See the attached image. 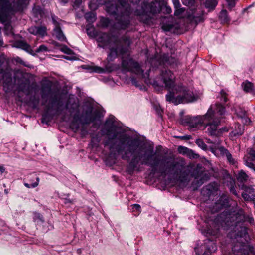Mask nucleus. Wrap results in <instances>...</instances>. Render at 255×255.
<instances>
[{
  "label": "nucleus",
  "mask_w": 255,
  "mask_h": 255,
  "mask_svg": "<svg viewBox=\"0 0 255 255\" xmlns=\"http://www.w3.org/2000/svg\"><path fill=\"white\" fill-rule=\"evenodd\" d=\"M20 90L23 91V92L28 93V84L26 83H22L20 84L19 87Z\"/></svg>",
  "instance_id": "obj_36"
},
{
  "label": "nucleus",
  "mask_w": 255,
  "mask_h": 255,
  "mask_svg": "<svg viewBox=\"0 0 255 255\" xmlns=\"http://www.w3.org/2000/svg\"><path fill=\"white\" fill-rule=\"evenodd\" d=\"M196 143L198 146L203 150H206L207 146L203 140L201 139H198L196 140Z\"/></svg>",
  "instance_id": "obj_30"
},
{
  "label": "nucleus",
  "mask_w": 255,
  "mask_h": 255,
  "mask_svg": "<svg viewBox=\"0 0 255 255\" xmlns=\"http://www.w3.org/2000/svg\"><path fill=\"white\" fill-rule=\"evenodd\" d=\"M53 44H54L56 46H58V43L56 42H54Z\"/></svg>",
  "instance_id": "obj_64"
},
{
  "label": "nucleus",
  "mask_w": 255,
  "mask_h": 255,
  "mask_svg": "<svg viewBox=\"0 0 255 255\" xmlns=\"http://www.w3.org/2000/svg\"><path fill=\"white\" fill-rule=\"evenodd\" d=\"M221 95L222 96L221 101L226 102L227 101V98L226 97V93L223 91H222L221 92Z\"/></svg>",
  "instance_id": "obj_50"
},
{
  "label": "nucleus",
  "mask_w": 255,
  "mask_h": 255,
  "mask_svg": "<svg viewBox=\"0 0 255 255\" xmlns=\"http://www.w3.org/2000/svg\"><path fill=\"white\" fill-rule=\"evenodd\" d=\"M218 150L220 152L221 154H222L223 155H226V154H228V153H229L228 150L223 147H220L218 148Z\"/></svg>",
  "instance_id": "obj_42"
},
{
  "label": "nucleus",
  "mask_w": 255,
  "mask_h": 255,
  "mask_svg": "<svg viewBox=\"0 0 255 255\" xmlns=\"http://www.w3.org/2000/svg\"><path fill=\"white\" fill-rule=\"evenodd\" d=\"M246 233V229L244 227H240V230L237 233V237H240V238L242 235Z\"/></svg>",
  "instance_id": "obj_40"
},
{
  "label": "nucleus",
  "mask_w": 255,
  "mask_h": 255,
  "mask_svg": "<svg viewBox=\"0 0 255 255\" xmlns=\"http://www.w3.org/2000/svg\"><path fill=\"white\" fill-rule=\"evenodd\" d=\"M166 11L168 14L171 13L172 12L171 8L169 7L166 6Z\"/></svg>",
  "instance_id": "obj_57"
},
{
  "label": "nucleus",
  "mask_w": 255,
  "mask_h": 255,
  "mask_svg": "<svg viewBox=\"0 0 255 255\" xmlns=\"http://www.w3.org/2000/svg\"><path fill=\"white\" fill-rule=\"evenodd\" d=\"M79 103L75 97H70L66 105V108L73 116V122H80L83 124H89L99 118V112L93 111V107L89 106L83 108L82 114H79Z\"/></svg>",
  "instance_id": "obj_5"
},
{
  "label": "nucleus",
  "mask_w": 255,
  "mask_h": 255,
  "mask_svg": "<svg viewBox=\"0 0 255 255\" xmlns=\"http://www.w3.org/2000/svg\"><path fill=\"white\" fill-rule=\"evenodd\" d=\"M226 156L230 163L232 164H234L235 163V161L234 159L232 158V155L229 152L226 155Z\"/></svg>",
  "instance_id": "obj_44"
},
{
  "label": "nucleus",
  "mask_w": 255,
  "mask_h": 255,
  "mask_svg": "<svg viewBox=\"0 0 255 255\" xmlns=\"http://www.w3.org/2000/svg\"><path fill=\"white\" fill-rule=\"evenodd\" d=\"M97 41L98 46L107 48L110 50L108 57L110 59L116 57L118 54H122L126 52L125 47H128L130 44L129 39L125 37L120 40L116 36H111L106 33H100L97 35Z\"/></svg>",
  "instance_id": "obj_4"
},
{
  "label": "nucleus",
  "mask_w": 255,
  "mask_h": 255,
  "mask_svg": "<svg viewBox=\"0 0 255 255\" xmlns=\"http://www.w3.org/2000/svg\"><path fill=\"white\" fill-rule=\"evenodd\" d=\"M33 14L37 17L41 16L42 14V10L39 6H35L32 10Z\"/></svg>",
  "instance_id": "obj_29"
},
{
  "label": "nucleus",
  "mask_w": 255,
  "mask_h": 255,
  "mask_svg": "<svg viewBox=\"0 0 255 255\" xmlns=\"http://www.w3.org/2000/svg\"><path fill=\"white\" fill-rule=\"evenodd\" d=\"M250 154L253 157L254 159L255 160V150H251Z\"/></svg>",
  "instance_id": "obj_54"
},
{
  "label": "nucleus",
  "mask_w": 255,
  "mask_h": 255,
  "mask_svg": "<svg viewBox=\"0 0 255 255\" xmlns=\"http://www.w3.org/2000/svg\"><path fill=\"white\" fill-rule=\"evenodd\" d=\"M205 115L203 116H197L193 117L187 118L186 123L191 129L197 128L201 126L203 124H205Z\"/></svg>",
  "instance_id": "obj_10"
},
{
  "label": "nucleus",
  "mask_w": 255,
  "mask_h": 255,
  "mask_svg": "<svg viewBox=\"0 0 255 255\" xmlns=\"http://www.w3.org/2000/svg\"><path fill=\"white\" fill-rule=\"evenodd\" d=\"M242 86L245 91L249 92L252 90L253 85L250 82L245 81L242 83Z\"/></svg>",
  "instance_id": "obj_22"
},
{
  "label": "nucleus",
  "mask_w": 255,
  "mask_h": 255,
  "mask_svg": "<svg viewBox=\"0 0 255 255\" xmlns=\"http://www.w3.org/2000/svg\"><path fill=\"white\" fill-rule=\"evenodd\" d=\"M241 189L244 190L242 196L245 200L251 201L254 198V190L252 187L243 185Z\"/></svg>",
  "instance_id": "obj_14"
},
{
  "label": "nucleus",
  "mask_w": 255,
  "mask_h": 255,
  "mask_svg": "<svg viewBox=\"0 0 255 255\" xmlns=\"http://www.w3.org/2000/svg\"><path fill=\"white\" fill-rule=\"evenodd\" d=\"M179 180L182 183L188 182L189 180V174L185 171L181 172L179 177Z\"/></svg>",
  "instance_id": "obj_24"
},
{
  "label": "nucleus",
  "mask_w": 255,
  "mask_h": 255,
  "mask_svg": "<svg viewBox=\"0 0 255 255\" xmlns=\"http://www.w3.org/2000/svg\"><path fill=\"white\" fill-rule=\"evenodd\" d=\"M52 21L53 24L55 25L53 35L58 40L60 41L65 40L66 37L59 26V23L54 19L53 17H52Z\"/></svg>",
  "instance_id": "obj_13"
},
{
  "label": "nucleus",
  "mask_w": 255,
  "mask_h": 255,
  "mask_svg": "<svg viewBox=\"0 0 255 255\" xmlns=\"http://www.w3.org/2000/svg\"><path fill=\"white\" fill-rule=\"evenodd\" d=\"M160 10V4L158 2H152L150 5V12L153 13L159 12Z\"/></svg>",
  "instance_id": "obj_25"
},
{
  "label": "nucleus",
  "mask_w": 255,
  "mask_h": 255,
  "mask_svg": "<svg viewBox=\"0 0 255 255\" xmlns=\"http://www.w3.org/2000/svg\"><path fill=\"white\" fill-rule=\"evenodd\" d=\"M219 18L223 23H227L230 21L227 11L226 10H222L219 15Z\"/></svg>",
  "instance_id": "obj_21"
},
{
  "label": "nucleus",
  "mask_w": 255,
  "mask_h": 255,
  "mask_svg": "<svg viewBox=\"0 0 255 255\" xmlns=\"http://www.w3.org/2000/svg\"><path fill=\"white\" fill-rule=\"evenodd\" d=\"M4 29L6 31H8L9 33H11L12 27L9 23L5 24Z\"/></svg>",
  "instance_id": "obj_49"
},
{
  "label": "nucleus",
  "mask_w": 255,
  "mask_h": 255,
  "mask_svg": "<svg viewBox=\"0 0 255 255\" xmlns=\"http://www.w3.org/2000/svg\"><path fill=\"white\" fill-rule=\"evenodd\" d=\"M133 206L137 209L139 210L140 208V206L139 204H135Z\"/></svg>",
  "instance_id": "obj_60"
},
{
  "label": "nucleus",
  "mask_w": 255,
  "mask_h": 255,
  "mask_svg": "<svg viewBox=\"0 0 255 255\" xmlns=\"http://www.w3.org/2000/svg\"><path fill=\"white\" fill-rule=\"evenodd\" d=\"M203 182H204L203 181H201L199 183H198V184H199V185H201L203 183Z\"/></svg>",
  "instance_id": "obj_62"
},
{
  "label": "nucleus",
  "mask_w": 255,
  "mask_h": 255,
  "mask_svg": "<svg viewBox=\"0 0 255 255\" xmlns=\"http://www.w3.org/2000/svg\"><path fill=\"white\" fill-rule=\"evenodd\" d=\"M183 3L185 5H187L189 6L190 5H192L194 3L193 0H182Z\"/></svg>",
  "instance_id": "obj_47"
},
{
  "label": "nucleus",
  "mask_w": 255,
  "mask_h": 255,
  "mask_svg": "<svg viewBox=\"0 0 255 255\" xmlns=\"http://www.w3.org/2000/svg\"><path fill=\"white\" fill-rule=\"evenodd\" d=\"M82 3V0H74L73 2V7H78Z\"/></svg>",
  "instance_id": "obj_48"
},
{
  "label": "nucleus",
  "mask_w": 255,
  "mask_h": 255,
  "mask_svg": "<svg viewBox=\"0 0 255 255\" xmlns=\"http://www.w3.org/2000/svg\"><path fill=\"white\" fill-rule=\"evenodd\" d=\"M175 9L174 15L176 16L181 17L183 13L184 12V9L180 8V7Z\"/></svg>",
  "instance_id": "obj_37"
},
{
  "label": "nucleus",
  "mask_w": 255,
  "mask_h": 255,
  "mask_svg": "<svg viewBox=\"0 0 255 255\" xmlns=\"http://www.w3.org/2000/svg\"><path fill=\"white\" fill-rule=\"evenodd\" d=\"M164 31L176 32L180 28V26L178 23L163 24L162 26Z\"/></svg>",
  "instance_id": "obj_18"
},
{
  "label": "nucleus",
  "mask_w": 255,
  "mask_h": 255,
  "mask_svg": "<svg viewBox=\"0 0 255 255\" xmlns=\"http://www.w3.org/2000/svg\"><path fill=\"white\" fill-rule=\"evenodd\" d=\"M116 149L121 155V158L129 162V165L133 169L140 162L141 164L147 165L152 168H156L159 165L165 167V164L169 165L170 168L176 166L174 162L170 164L167 157H162L161 154L154 152L153 146L143 148L125 136L121 137L120 144L117 146Z\"/></svg>",
  "instance_id": "obj_1"
},
{
  "label": "nucleus",
  "mask_w": 255,
  "mask_h": 255,
  "mask_svg": "<svg viewBox=\"0 0 255 255\" xmlns=\"http://www.w3.org/2000/svg\"><path fill=\"white\" fill-rule=\"evenodd\" d=\"M248 249V246L242 242H238L233 247L232 250L235 253H241L245 254Z\"/></svg>",
  "instance_id": "obj_17"
},
{
  "label": "nucleus",
  "mask_w": 255,
  "mask_h": 255,
  "mask_svg": "<svg viewBox=\"0 0 255 255\" xmlns=\"http://www.w3.org/2000/svg\"><path fill=\"white\" fill-rule=\"evenodd\" d=\"M161 78L165 88L169 91L166 95L167 101L178 105L193 102L198 99V96L188 88L181 84H175V77L171 71H163Z\"/></svg>",
  "instance_id": "obj_2"
},
{
  "label": "nucleus",
  "mask_w": 255,
  "mask_h": 255,
  "mask_svg": "<svg viewBox=\"0 0 255 255\" xmlns=\"http://www.w3.org/2000/svg\"><path fill=\"white\" fill-rule=\"evenodd\" d=\"M217 4V3L215 0H208L206 2V6L208 8L211 7L212 9L214 8Z\"/></svg>",
  "instance_id": "obj_28"
},
{
  "label": "nucleus",
  "mask_w": 255,
  "mask_h": 255,
  "mask_svg": "<svg viewBox=\"0 0 255 255\" xmlns=\"http://www.w3.org/2000/svg\"><path fill=\"white\" fill-rule=\"evenodd\" d=\"M64 58L65 59H67V60H75V56H64Z\"/></svg>",
  "instance_id": "obj_56"
},
{
  "label": "nucleus",
  "mask_w": 255,
  "mask_h": 255,
  "mask_svg": "<svg viewBox=\"0 0 255 255\" xmlns=\"http://www.w3.org/2000/svg\"><path fill=\"white\" fill-rule=\"evenodd\" d=\"M50 50L45 45H41L35 51L36 53H40L43 52H48Z\"/></svg>",
  "instance_id": "obj_31"
},
{
  "label": "nucleus",
  "mask_w": 255,
  "mask_h": 255,
  "mask_svg": "<svg viewBox=\"0 0 255 255\" xmlns=\"http://www.w3.org/2000/svg\"><path fill=\"white\" fill-rule=\"evenodd\" d=\"M248 175L242 170L239 173L237 177L238 181L242 183L246 182L248 180Z\"/></svg>",
  "instance_id": "obj_23"
},
{
  "label": "nucleus",
  "mask_w": 255,
  "mask_h": 255,
  "mask_svg": "<svg viewBox=\"0 0 255 255\" xmlns=\"http://www.w3.org/2000/svg\"><path fill=\"white\" fill-rule=\"evenodd\" d=\"M0 171L1 172V173H3L5 171V168H4V167L3 166H1L0 165Z\"/></svg>",
  "instance_id": "obj_58"
},
{
  "label": "nucleus",
  "mask_w": 255,
  "mask_h": 255,
  "mask_svg": "<svg viewBox=\"0 0 255 255\" xmlns=\"http://www.w3.org/2000/svg\"><path fill=\"white\" fill-rule=\"evenodd\" d=\"M186 155L190 158H197L199 157L198 154L194 153V151L191 149L189 150V151L188 152Z\"/></svg>",
  "instance_id": "obj_34"
},
{
  "label": "nucleus",
  "mask_w": 255,
  "mask_h": 255,
  "mask_svg": "<svg viewBox=\"0 0 255 255\" xmlns=\"http://www.w3.org/2000/svg\"><path fill=\"white\" fill-rule=\"evenodd\" d=\"M122 65L123 68L127 71H131L136 74H141L143 77H145V75L148 77L149 74H144L143 70L141 69L138 63L134 61L132 59L123 60Z\"/></svg>",
  "instance_id": "obj_9"
},
{
  "label": "nucleus",
  "mask_w": 255,
  "mask_h": 255,
  "mask_svg": "<svg viewBox=\"0 0 255 255\" xmlns=\"http://www.w3.org/2000/svg\"><path fill=\"white\" fill-rule=\"evenodd\" d=\"M207 248V252H205L203 255H210L209 253L214 252L217 250V246L215 243L209 240L205 242Z\"/></svg>",
  "instance_id": "obj_19"
},
{
  "label": "nucleus",
  "mask_w": 255,
  "mask_h": 255,
  "mask_svg": "<svg viewBox=\"0 0 255 255\" xmlns=\"http://www.w3.org/2000/svg\"><path fill=\"white\" fill-rule=\"evenodd\" d=\"M39 177H37L36 178V181L31 184H29L28 183H24V185L25 187H26L27 188H35L36 187H37L38 185V184H39Z\"/></svg>",
  "instance_id": "obj_33"
},
{
  "label": "nucleus",
  "mask_w": 255,
  "mask_h": 255,
  "mask_svg": "<svg viewBox=\"0 0 255 255\" xmlns=\"http://www.w3.org/2000/svg\"><path fill=\"white\" fill-rule=\"evenodd\" d=\"M85 17L86 20L89 22L93 23L96 20V15L92 12L86 13Z\"/></svg>",
  "instance_id": "obj_26"
},
{
  "label": "nucleus",
  "mask_w": 255,
  "mask_h": 255,
  "mask_svg": "<svg viewBox=\"0 0 255 255\" xmlns=\"http://www.w3.org/2000/svg\"><path fill=\"white\" fill-rule=\"evenodd\" d=\"M13 47L21 48L32 55H35V54L31 49L30 46L23 41H18L15 42L13 44Z\"/></svg>",
  "instance_id": "obj_16"
},
{
  "label": "nucleus",
  "mask_w": 255,
  "mask_h": 255,
  "mask_svg": "<svg viewBox=\"0 0 255 255\" xmlns=\"http://www.w3.org/2000/svg\"><path fill=\"white\" fill-rule=\"evenodd\" d=\"M203 11L200 9L197 8L190 10L189 13V18L193 22L198 23L203 21Z\"/></svg>",
  "instance_id": "obj_11"
},
{
  "label": "nucleus",
  "mask_w": 255,
  "mask_h": 255,
  "mask_svg": "<svg viewBox=\"0 0 255 255\" xmlns=\"http://www.w3.org/2000/svg\"><path fill=\"white\" fill-rule=\"evenodd\" d=\"M102 21L103 22V25L105 26H107V25H108V23L109 22V20L108 19H105V18H103L102 19Z\"/></svg>",
  "instance_id": "obj_52"
},
{
  "label": "nucleus",
  "mask_w": 255,
  "mask_h": 255,
  "mask_svg": "<svg viewBox=\"0 0 255 255\" xmlns=\"http://www.w3.org/2000/svg\"><path fill=\"white\" fill-rule=\"evenodd\" d=\"M190 149L187 148V147H183V146H179L178 148V152L181 153V154H184V155H187L188 152L189 151V150Z\"/></svg>",
  "instance_id": "obj_35"
},
{
  "label": "nucleus",
  "mask_w": 255,
  "mask_h": 255,
  "mask_svg": "<svg viewBox=\"0 0 255 255\" xmlns=\"http://www.w3.org/2000/svg\"><path fill=\"white\" fill-rule=\"evenodd\" d=\"M15 60L18 63H19L21 64H23V65L24 64V62H23V60L20 58H19V57H16L15 58Z\"/></svg>",
  "instance_id": "obj_55"
},
{
  "label": "nucleus",
  "mask_w": 255,
  "mask_h": 255,
  "mask_svg": "<svg viewBox=\"0 0 255 255\" xmlns=\"http://www.w3.org/2000/svg\"><path fill=\"white\" fill-rule=\"evenodd\" d=\"M97 1L100 4H106V10L108 13L116 15L118 28L125 29L129 25L128 17L131 13V9L127 3L126 0H114L110 3H106L105 0Z\"/></svg>",
  "instance_id": "obj_3"
},
{
  "label": "nucleus",
  "mask_w": 255,
  "mask_h": 255,
  "mask_svg": "<svg viewBox=\"0 0 255 255\" xmlns=\"http://www.w3.org/2000/svg\"><path fill=\"white\" fill-rule=\"evenodd\" d=\"M114 121V117L111 116L105 122L104 128L102 130V132L108 136L109 139L108 141L105 142V146L109 144L110 140L115 139L117 137L118 133L116 130Z\"/></svg>",
  "instance_id": "obj_8"
},
{
  "label": "nucleus",
  "mask_w": 255,
  "mask_h": 255,
  "mask_svg": "<svg viewBox=\"0 0 255 255\" xmlns=\"http://www.w3.org/2000/svg\"><path fill=\"white\" fill-rule=\"evenodd\" d=\"M228 5L230 9H232L235 5V2L234 0H227Z\"/></svg>",
  "instance_id": "obj_41"
},
{
  "label": "nucleus",
  "mask_w": 255,
  "mask_h": 255,
  "mask_svg": "<svg viewBox=\"0 0 255 255\" xmlns=\"http://www.w3.org/2000/svg\"><path fill=\"white\" fill-rule=\"evenodd\" d=\"M131 82L133 85H135V86H137V82L136 80L134 78H132L131 79Z\"/></svg>",
  "instance_id": "obj_59"
},
{
  "label": "nucleus",
  "mask_w": 255,
  "mask_h": 255,
  "mask_svg": "<svg viewBox=\"0 0 255 255\" xmlns=\"http://www.w3.org/2000/svg\"><path fill=\"white\" fill-rule=\"evenodd\" d=\"M245 164L247 166L253 169L255 171V165L252 162L246 161Z\"/></svg>",
  "instance_id": "obj_45"
},
{
  "label": "nucleus",
  "mask_w": 255,
  "mask_h": 255,
  "mask_svg": "<svg viewBox=\"0 0 255 255\" xmlns=\"http://www.w3.org/2000/svg\"><path fill=\"white\" fill-rule=\"evenodd\" d=\"M3 44V41L0 39V46H2Z\"/></svg>",
  "instance_id": "obj_61"
},
{
  "label": "nucleus",
  "mask_w": 255,
  "mask_h": 255,
  "mask_svg": "<svg viewBox=\"0 0 255 255\" xmlns=\"http://www.w3.org/2000/svg\"><path fill=\"white\" fill-rule=\"evenodd\" d=\"M179 138L183 140H189L191 138V136L190 135H185L179 137Z\"/></svg>",
  "instance_id": "obj_51"
},
{
  "label": "nucleus",
  "mask_w": 255,
  "mask_h": 255,
  "mask_svg": "<svg viewBox=\"0 0 255 255\" xmlns=\"http://www.w3.org/2000/svg\"><path fill=\"white\" fill-rule=\"evenodd\" d=\"M112 149H113V146H110V149L111 150H112Z\"/></svg>",
  "instance_id": "obj_63"
},
{
  "label": "nucleus",
  "mask_w": 255,
  "mask_h": 255,
  "mask_svg": "<svg viewBox=\"0 0 255 255\" xmlns=\"http://www.w3.org/2000/svg\"><path fill=\"white\" fill-rule=\"evenodd\" d=\"M230 191H231V192L233 194H234L235 195H236V196H238V194H237V192H236V190H235V189L234 187H233H233H231L230 188Z\"/></svg>",
  "instance_id": "obj_53"
},
{
  "label": "nucleus",
  "mask_w": 255,
  "mask_h": 255,
  "mask_svg": "<svg viewBox=\"0 0 255 255\" xmlns=\"http://www.w3.org/2000/svg\"><path fill=\"white\" fill-rule=\"evenodd\" d=\"M172 2L174 5V8H179L180 6V3L179 0H172Z\"/></svg>",
  "instance_id": "obj_46"
},
{
  "label": "nucleus",
  "mask_w": 255,
  "mask_h": 255,
  "mask_svg": "<svg viewBox=\"0 0 255 255\" xmlns=\"http://www.w3.org/2000/svg\"><path fill=\"white\" fill-rule=\"evenodd\" d=\"M42 98H43L45 95L48 94L51 91V84L49 82L43 84L42 85Z\"/></svg>",
  "instance_id": "obj_20"
},
{
  "label": "nucleus",
  "mask_w": 255,
  "mask_h": 255,
  "mask_svg": "<svg viewBox=\"0 0 255 255\" xmlns=\"http://www.w3.org/2000/svg\"><path fill=\"white\" fill-rule=\"evenodd\" d=\"M29 0H0V20L4 22L7 13L10 11H19L26 5Z\"/></svg>",
  "instance_id": "obj_7"
},
{
  "label": "nucleus",
  "mask_w": 255,
  "mask_h": 255,
  "mask_svg": "<svg viewBox=\"0 0 255 255\" xmlns=\"http://www.w3.org/2000/svg\"><path fill=\"white\" fill-rule=\"evenodd\" d=\"M215 229H213L211 228H208L207 233L211 235H216L218 232V226H215Z\"/></svg>",
  "instance_id": "obj_32"
},
{
  "label": "nucleus",
  "mask_w": 255,
  "mask_h": 255,
  "mask_svg": "<svg viewBox=\"0 0 255 255\" xmlns=\"http://www.w3.org/2000/svg\"><path fill=\"white\" fill-rule=\"evenodd\" d=\"M60 50L62 52L65 54L69 55L74 54V52H73V51L65 45L62 46L60 48Z\"/></svg>",
  "instance_id": "obj_27"
},
{
  "label": "nucleus",
  "mask_w": 255,
  "mask_h": 255,
  "mask_svg": "<svg viewBox=\"0 0 255 255\" xmlns=\"http://www.w3.org/2000/svg\"><path fill=\"white\" fill-rule=\"evenodd\" d=\"M225 108L220 104L211 106L205 115L206 126H208V133L211 136H218L220 132L217 130V127L220 124L222 116L225 113Z\"/></svg>",
  "instance_id": "obj_6"
},
{
  "label": "nucleus",
  "mask_w": 255,
  "mask_h": 255,
  "mask_svg": "<svg viewBox=\"0 0 255 255\" xmlns=\"http://www.w3.org/2000/svg\"><path fill=\"white\" fill-rule=\"evenodd\" d=\"M35 222L43 221L42 216L38 213H35L33 217Z\"/></svg>",
  "instance_id": "obj_39"
},
{
  "label": "nucleus",
  "mask_w": 255,
  "mask_h": 255,
  "mask_svg": "<svg viewBox=\"0 0 255 255\" xmlns=\"http://www.w3.org/2000/svg\"><path fill=\"white\" fill-rule=\"evenodd\" d=\"M153 86L156 88L157 90H159L160 88H163V86H160V83L157 80H155L153 81L152 83Z\"/></svg>",
  "instance_id": "obj_43"
},
{
  "label": "nucleus",
  "mask_w": 255,
  "mask_h": 255,
  "mask_svg": "<svg viewBox=\"0 0 255 255\" xmlns=\"http://www.w3.org/2000/svg\"><path fill=\"white\" fill-rule=\"evenodd\" d=\"M134 13L135 15L139 16V20L143 23L147 24H149L150 23V18L145 12V9L143 6L142 5L139 9H137L134 11Z\"/></svg>",
  "instance_id": "obj_12"
},
{
  "label": "nucleus",
  "mask_w": 255,
  "mask_h": 255,
  "mask_svg": "<svg viewBox=\"0 0 255 255\" xmlns=\"http://www.w3.org/2000/svg\"><path fill=\"white\" fill-rule=\"evenodd\" d=\"M92 71L98 73H102L104 72V70L100 67L98 66H93L91 68Z\"/></svg>",
  "instance_id": "obj_38"
},
{
  "label": "nucleus",
  "mask_w": 255,
  "mask_h": 255,
  "mask_svg": "<svg viewBox=\"0 0 255 255\" xmlns=\"http://www.w3.org/2000/svg\"><path fill=\"white\" fill-rule=\"evenodd\" d=\"M30 33L34 35H39L43 37L47 35L46 27L43 26H32L28 29Z\"/></svg>",
  "instance_id": "obj_15"
}]
</instances>
